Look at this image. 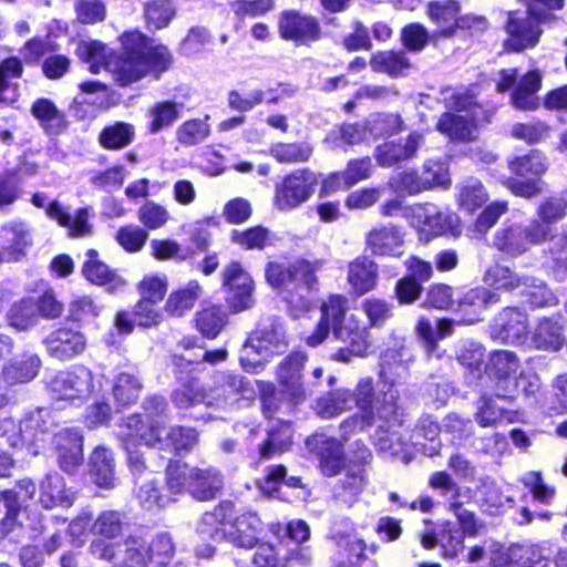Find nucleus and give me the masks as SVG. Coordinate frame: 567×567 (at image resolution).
Here are the masks:
<instances>
[{
  "mask_svg": "<svg viewBox=\"0 0 567 567\" xmlns=\"http://www.w3.org/2000/svg\"><path fill=\"white\" fill-rule=\"evenodd\" d=\"M60 466L65 472H73L82 464L83 437L78 430L64 429L55 434Z\"/></svg>",
  "mask_w": 567,
  "mask_h": 567,
  "instance_id": "nucleus-26",
  "label": "nucleus"
},
{
  "mask_svg": "<svg viewBox=\"0 0 567 567\" xmlns=\"http://www.w3.org/2000/svg\"><path fill=\"white\" fill-rule=\"evenodd\" d=\"M488 200V193L482 182L468 177L456 186V203L460 209L473 214Z\"/></svg>",
  "mask_w": 567,
  "mask_h": 567,
  "instance_id": "nucleus-33",
  "label": "nucleus"
},
{
  "mask_svg": "<svg viewBox=\"0 0 567 567\" xmlns=\"http://www.w3.org/2000/svg\"><path fill=\"white\" fill-rule=\"evenodd\" d=\"M76 54L84 63L89 65L91 73H100L106 70L107 61L114 58L113 51L104 43L97 40H83L79 42Z\"/></svg>",
  "mask_w": 567,
  "mask_h": 567,
  "instance_id": "nucleus-39",
  "label": "nucleus"
},
{
  "mask_svg": "<svg viewBox=\"0 0 567 567\" xmlns=\"http://www.w3.org/2000/svg\"><path fill=\"white\" fill-rule=\"evenodd\" d=\"M520 368L517 355L508 350H495L489 353L485 364L487 375L498 382L515 377Z\"/></svg>",
  "mask_w": 567,
  "mask_h": 567,
  "instance_id": "nucleus-35",
  "label": "nucleus"
},
{
  "mask_svg": "<svg viewBox=\"0 0 567 567\" xmlns=\"http://www.w3.org/2000/svg\"><path fill=\"white\" fill-rule=\"evenodd\" d=\"M202 295V285L197 280H190L169 293L164 309L171 317L181 318L195 307Z\"/></svg>",
  "mask_w": 567,
  "mask_h": 567,
  "instance_id": "nucleus-29",
  "label": "nucleus"
},
{
  "mask_svg": "<svg viewBox=\"0 0 567 567\" xmlns=\"http://www.w3.org/2000/svg\"><path fill=\"white\" fill-rule=\"evenodd\" d=\"M144 409L146 411L147 425L144 424L140 415H130L121 424L120 435L122 436L124 449L127 453V461L134 473H141L144 466L142 453L136 449V439L142 440V434L150 433L152 423L159 420V426H165L167 421V404L162 396H151L146 400Z\"/></svg>",
  "mask_w": 567,
  "mask_h": 567,
  "instance_id": "nucleus-3",
  "label": "nucleus"
},
{
  "mask_svg": "<svg viewBox=\"0 0 567 567\" xmlns=\"http://www.w3.org/2000/svg\"><path fill=\"white\" fill-rule=\"evenodd\" d=\"M167 288L168 278L164 274L146 275L137 285L141 298L153 302L162 301L167 292Z\"/></svg>",
  "mask_w": 567,
  "mask_h": 567,
  "instance_id": "nucleus-62",
  "label": "nucleus"
},
{
  "mask_svg": "<svg viewBox=\"0 0 567 567\" xmlns=\"http://www.w3.org/2000/svg\"><path fill=\"white\" fill-rule=\"evenodd\" d=\"M37 303L32 298H24L16 302L9 312V321L18 330H27L37 322Z\"/></svg>",
  "mask_w": 567,
  "mask_h": 567,
  "instance_id": "nucleus-60",
  "label": "nucleus"
},
{
  "mask_svg": "<svg viewBox=\"0 0 567 567\" xmlns=\"http://www.w3.org/2000/svg\"><path fill=\"white\" fill-rule=\"evenodd\" d=\"M370 66L373 72L384 73L390 78L396 79L405 76L412 64L402 51H379L372 54Z\"/></svg>",
  "mask_w": 567,
  "mask_h": 567,
  "instance_id": "nucleus-31",
  "label": "nucleus"
},
{
  "mask_svg": "<svg viewBox=\"0 0 567 567\" xmlns=\"http://www.w3.org/2000/svg\"><path fill=\"white\" fill-rule=\"evenodd\" d=\"M103 379L84 365H73L50 377L47 389L53 400L82 402L102 390Z\"/></svg>",
  "mask_w": 567,
  "mask_h": 567,
  "instance_id": "nucleus-5",
  "label": "nucleus"
},
{
  "mask_svg": "<svg viewBox=\"0 0 567 567\" xmlns=\"http://www.w3.org/2000/svg\"><path fill=\"white\" fill-rule=\"evenodd\" d=\"M133 125L124 122H116L106 126L99 136L100 144L107 150H120L130 145L134 138Z\"/></svg>",
  "mask_w": 567,
  "mask_h": 567,
  "instance_id": "nucleus-53",
  "label": "nucleus"
},
{
  "mask_svg": "<svg viewBox=\"0 0 567 567\" xmlns=\"http://www.w3.org/2000/svg\"><path fill=\"white\" fill-rule=\"evenodd\" d=\"M223 286L228 290L227 299L235 311H241L251 306L252 279L239 262L233 261L225 267Z\"/></svg>",
  "mask_w": 567,
  "mask_h": 567,
  "instance_id": "nucleus-15",
  "label": "nucleus"
},
{
  "mask_svg": "<svg viewBox=\"0 0 567 567\" xmlns=\"http://www.w3.org/2000/svg\"><path fill=\"white\" fill-rule=\"evenodd\" d=\"M550 127L540 121L529 123H515L511 128V136L527 144H537L549 134Z\"/></svg>",
  "mask_w": 567,
  "mask_h": 567,
  "instance_id": "nucleus-64",
  "label": "nucleus"
},
{
  "mask_svg": "<svg viewBox=\"0 0 567 567\" xmlns=\"http://www.w3.org/2000/svg\"><path fill=\"white\" fill-rule=\"evenodd\" d=\"M40 364L39 357L29 355L21 361L6 365L2 371L3 378L9 384L28 382L38 374Z\"/></svg>",
  "mask_w": 567,
  "mask_h": 567,
  "instance_id": "nucleus-56",
  "label": "nucleus"
},
{
  "mask_svg": "<svg viewBox=\"0 0 567 567\" xmlns=\"http://www.w3.org/2000/svg\"><path fill=\"white\" fill-rule=\"evenodd\" d=\"M351 394L362 422L368 425L374 424L378 420H390L396 414L398 392L393 389L375 391L371 378L360 379Z\"/></svg>",
  "mask_w": 567,
  "mask_h": 567,
  "instance_id": "nucleus-8",
  "label": "nucleus"
},
{
  "mask_svg": "<svg viewBox=\"0 0 567 567\" xmlns=\"http://www.w3.org/2000/svg\"><path fill=\"white\" fill-rule=\"evenodd\" d=\"M380 367V381L384 385H389V389L404 379L408 373V364L403 360L402 353L394 349H389L383 353Z\"/></svg>",
  "mask_w": 567,
  "mask_h": 567,
  "instance_id": "nucleus-48",
  "label": "nucleus"
},
{
  "mask_svg": "<svg viewBox=\"0 0 567 567\" xmlns=\"http://www.w3.org/2000/svg\"><path fill=\"white\" fill-rule=\"evenodd\" d=\"M353 405V398L349 390L339 389L328 393L318 401V413L326 419L332 417L351 409Z\"/></svg>",
  "mask_w": 567,
  "mask_h": 567,
  "instance_id": "nucleus-58",
  "label": "nucleus"
},
{
  "mask_svg": "<svg viewBox=\"0 0 567 567\" xmlns=\"http://www.w3.org/2000/svg\"><path fill=\"white\" fill-rule=\"evenodd\" d=\"M287 348L286 336L279 323L271 322L249 334L240 349L239 360L247 372H257L275 354Z\"/></svg>",
  "mask_w": 567,
  "mask_h": 567,
  "instance_id": "nucleus-6",
  "label": "nucleus"
},
{
  "mask_svg": "<svg viewBox=\"0 0 567 567\" xmlns=\"http://www.w3.org/2000/svg\"><path fill=\"white\" fill-rule=\"evenodd\" d=\"M123 52L107 61L106 71L120 86H127L147 74L145 38L140 32H126L121 37Z\"/></svg>",
  "mask_w": 567,
  "mask_h": 567,
  "instance_id": "nucleus-4",
  "label": "nucleus"
},
{
  "mask_svg": "<svg viewBox=\"0 0 567 567\" xmlns=\"http://www.w3.org/2000/svg\"><path fill=\"white\" fill-rule=\"evenodd\" d=\"M368 484L367 470L362 465L350 466L342 477L336 482L332 496L341 505L352 507L360 501V496Z\"/></svg>",
  "mask_w": 567,
  "mask_h": 567,
  "instance_id": "nucleus-19",
  "label": "nucleus"
},
{
  "mask_svg": "<svg viewBox=\"0 0 567 567\" xmlns=\"http://www.w3.org/2000/svg\"><path fill=\"white\" fill-rule=\"evenodd\" d=\"M216 388L212 392V400L227 401L231 399V395L241 393L244 396H248V393H252L249 383L245 378L231 374L227 372H217L215 374Z\"/></svg>",
  "mask_w": 567,
  "mask_h": 567,
  "instance_id": "nucleus-47",
  "label": "nucleus"
},
{
  "mask_svg": "<svg viewBox=\"0 0 567 567\" xmlns=\"http://www.w3.org/2000/svg\"><path fill=\"white\" fill-rule=\"evenodd\" d=\"M135 495L142 507L155 509L165 506L169 498L158 488V482L154 473L148 472L136 481Z\"/></svg>",
  "mask_w": 567,
  "mask_h": 567,
  "instance_id": "nucleus-46",
  "label": "nucleus"
},
{
  "mask_svg": "<svg viewBox=\"0 0 567 567\" xmlns=\"http://www.w3.org/2000/svg\"><path fill=\"white\" fill-rule=\"evenodd\" d=\"M312 154L313 147L307 142H278L274 143L268 150V155L280 164L306 163Z\"/></svg>",
  "mask_w": 567,
  "mask_h": 567,
  "instance_id": "nucleus-44",
  "label": "nucleus"
},
{
  "mask_svg": "<svg viewBox=\"0 0 567 567\" xmlns=\"http://www.w3.org/2000/svg\"><path fill=\"white\" fill-rule=\"evenodd\" d=\"M550 234V228L533 219L527 225L512 223L504 225L494 235L493 247L503 255L516 258L532 246L540 245Z\"/></svg>",
  "mask_w": 567,
  "mask_h": 567,
  "instance_id": "nucleus-9",
  "label": "nucleus"
},
{
  "mask_svg": "<svg viewBox=\"0 0 567 567\" xmlns=\"http://www.w3.org/2000/svg\"><path fill=\"white\" fill-rule=\"evenodd\" d=\"M475 116V113L471 118L465 115L444 113L436 123V130L452 141H470L476 128Z\"/></svg>",
  "mask_w": 567,
  "mask_h": 567,
  "instance_id": "nucleus-32",
  "label": "nucleus"
},
{
  "mask_svg": "<svg viewBox=\"0 0 567 567\" xmlns=\"http://www.w3.org/2000/svg\"><path fill=\"white\" fill-rule=\"evenodd\" d=\"M318 179L316 174L308 169H297L287 175L276 186L274 203L282 212H289L310 199L316 190Z\"/></svg>",
  "mask_w": 567,
  "mask_h": 567,
  "instance_id": "nucleus-10",
  "label": "nucleus"
},
{
  "mask_svg": "<svg viewBox=\"0 0 567 567\" xmlns=\"http://www.w3.org/2000/svg\"><path fill=\"white\" fill-rule=\"evenodd\" d=\"M317 444H321L320 467L323 474L328 476L337 475L342 466V447L336 440H326L323 436L315 439Z\"/></svg>",
  "mask_w": 567,
  "mask_h": 567,
  "instance_id": "nucleus-57",
  "label": "nucleus"
},
{
  "mask_svg": "<svg viewBox=\"0 0 567 567\" xmlns=\"http://www.w3.org/2000/svg\"><path fill=\"white\" fill-rule=\"evenodd\" d=\"M233 515V504L220 503L213 511L202 515L196 524V534L202 540H226L228 520Z\"/></svg>",
  "mask_w": 567,
  "mask_h": 567,
  "instance_id": "nucleus-20",
  "label": "nucleus"
},
{
  "mask_svg": "<svg viewBox=\"0 0 567 567\" xmlns=\"http://www.w3.org/2000/svg\"><path fill=\"white\" fill-rule=\"evenodd\" d=\"M367 124L369 133L375 138L398 134L404 126L401 116L393 113L374 114L367 121Z\"/></svg>",
  "mask_w": 567,
  "mask_h": 567,
  "instance_id": "nucleus-59",
  "label": "nucleus"
},
{
  "mask_svg": "<svg viewBox=\"0 0 567 567\" xmlns=\"http://www.w3.org/2000/svg\"><path fill=\"white\" fill-rule=\"evenodd\" d=\"M23 68L20 59L11 56L0 63V103H14L18 100V84L13 82L21 78Z\"/></svg>",
  "mask_w": 567,
  "mask_h": 567,
  "instance_id": "nucleus-42",
  "label": "nucleus"
},
{
  "mask_svg": "<svg viewBox=\"0 0 567 567\" xmlns=\"http://www.w3.org/2000/svg\"><path fill=\"white\" fill-rule=\"evenodd\" d=\"M554 18L545 10H536L534 6L522 11H508L505 23L507 34L504 48L512 52H522L535 48L543 34L540 24Z\"/></svg>",
  "mask_w": 567,
  "mask_h": 567,
  "instance_id": "nucleus-7",
  "label": "nucleus"
},
{
  "mask_svg": "<svg viewBox=\"0 0 567 567\" xmlns=\"http://www.w3.org/2000/svg\"><path fill=\"white\" fill-rule=\"evenodd\" d=\"M306 361V354L293 352L286 357L277 368V381L281 393L293 404L305 401L310 393L309 388L301 381Z\"/></svg>",
  "mask_w": 567,
  "mask_h": 567,
  "instance_id": "nucleus-12",
  "label": "nucleus"
},
{
  "mask_svg": "<svg viewBox=\"0 0 567 567\" xmlns=\"http://www.w3.org/2000/svg\"><path fill=\"white\" fill-rule=\"evenodd\" d=\"M423 134L414 131L405 138L390 141L379 145L375 148V159L382 167H392L399 163L408 162L414 158L424 145Z\"/></svg>",
  "mask_w": 567,
  "mask_h": 567,
  "instance_id": "nucleus-16",
  "label": "nucleus"
},
{
  "mask_svg": "<svg viewBox=\"0 0 567 567\" xmlns=\"http://www.w3.org/2000/svg\"><path fill=\"white\" fill-rule=\"evenodd\" d=\"M389 187L403 195H412L429 188L424 177H420L414 171H404L393 175L389 182Z\"/></svg>",
  "mask_w": 567,
  "mask_h": 567,
  "instance_id": "nucleus-61",
  "label": "nucleus"
},
{
  "mask_svg": "<svg viewBox=\"0 0 567 567\" xmlns=\"http://www.w3.org/2000/svg\"><path fill=\"white\" fill-rule=\"evenodd\" d=\"M142 382L137 375L128 372L118 373L113 383V395L120 405L126 406L136 402L142 391Z\"/></svg>",
  "mask_w": 567,
  "mask_h": 567,
  "instance_id": "nucleus-51",
  "label": "nucleus"
},
{
  "mask_svg": "<svg viewBox=\"0 0 567 567\" xmlns=\"http://www.w3.org/2000/svg\"><path fill=\"white\" fill-rule=\"evenodd\" d=\"M224 480L215 468H194L189 493L198 501H210L221 491Z\"/></svg>",
  "mask_w": 567,
  "mask_h": 567,
  "instance_id": "nucleus-30",
  "label": "nucleus"
},
{
  "mask_svg": "<svg viewBox=\"0 0 567 567\" xmlns=\"http://www.w3.org/2000/svg\"><path fill=\"white\" fill-rule=\"evenodd\" d=\"M373 165L370 157L352 159L342 172L329 175L322 183V192L330 194L339 189L350 188L372 175Z\"/></svg>",
  "mask_w": 567,
  "mask_h": 567,
  "instance_id": "nucleus-22",
  "label": "nucleus"
},
{
  "mask_svg": "<svg viewBox=\"0 0 567 567\" xmlns=\"http://www.w3.org/2000/svg\"><path fill=\"white\" fill-rule=\"evenodd\" d=\"M85 257L86 260L84 261L82 271L89 281L99 286L110 285L111 289L123 286V281L117 274L99 259L96 250H87Z\"/></svg>",
  "mask_w": 567,
  "mask_h": 567,
  "instance_id": "nucleus-34",
  "label": "nucleus"
},
{
  "mask_svg": "<svg viewBox=\"0 0 567 567\" xmlns=\"http://www.w3.org/2000/svg\"><path fill=\"white\" fill-rule=\"evenodd\" d=\"M264 524L256 513L247 512L229 518L227 538L229 543L240 548H254L258 545Z\"/></svg>",
  "mask_w": 567,
  "mask_h": 567,
  "instance_id": "nucleus-18",
  "label": "nucleus"
},
{
  "mask_svg": "<svg viewBox=\"0 0 567 567\" xmlns=\"http://www.w3.org/2000/svg\"><path fill=\"white\" fill-rule=\"evenodd\" d=\"M40 489V501L44 507L70 506L73 502V494L65 489L64 480L58 473L48 474L41 482Z\"/></svg>",
  "mask_w": 567,
  "mask_h": 567,
  "instance_id": "nucleus-43",
  "label": "nucleus"
},
{
  "mask_svg": "<svg viewBox=\"0 0 567 567\" xmlns=\"http://www.w3.org/2000/svg\"><path fill=\"white\" fill-rule=\"evenodd\" d=\"M7 404V399L0 394V406ZM51 412L48 409H39L25 417L17 427L11 419H4L0 423V436H7L11 446H18L22 442H32L35 432H45L49 430L48 419Z\"/></svg>",
  "mask_w": 567,
  "mask_h": 567,
  "instance_id": "nucleus-14",
  "label": "nucleus"
},
{
  "mask_svg": "<svg viewBox=\"0 0 567 567\" xmlns=\"http://www.w3.org/2000/svg\"><path fill=\"white\" fill-rule=\"evenodd\" d=\"M4 231L10 233V244L6 246L9 260L12 262L20 261L27 256V250L32 246V239L29 229L23 223H10L2 228Z\"/></svg>",
  "mask_w": 567,
  "mask_h": 567,
  "instance_id": "nucleus-52",
  "label": "nucleus"
},
{
  "mask_svg": "<svg viewBox=\"0 0 567 567\" xmlns=\"http://www.w3.org/2000/svg\"><path fill=\"white\" fill-rule=\"evenodd\" d=\"M377 275V265L372 260L358 258L349 265L348 282L357 293L363 295L373 289Z\"/></svg>",
  "mask_w": 567,
  "mask_h": 567,
  "instance_id": "nucleus-40",
  "label": "nucleus"
},
{
  "mask_svg": "<svg viewBox=\"0 0 567 567\" xmlns=\"http://www.w3.org/2000/svg\"><path fill=\"white\" fill-rule=\"evenodd\" d=\"M152 423L150 433L142 434V441L146 446L157 447L162 451H189L198 441L194 429L182 426H159L161 421Z\"/></svg>",
  "mask_w": 567,
  "mask_h": 567,
  "instance_id": "nucleus-11",
  "label": "nucleus"
},
{
  "mask_svg": "<svg viewBox=\"0 0 567 567\" xmlns=\"http://www.w3.org/2000/svg\"><path fill=\"white\" fill-rule=\"evenodd\" d=\"M494 567H502L506 563H513L517 567H546L547 557L539 546H512L504 559H492Z\"/></svg>",
  "mask_w": 567,
  "mask_h": 567,
  "instance_id": "nucleus-41",
  "label": "nucleus"
},
{
  "mask_svg": "<svg viewBox=\"0 0 567 567\" xmlns=\"http://www.w3.org/2000/svg\"><path fill=\"white\" fill-rule=\"evenodd\" d=\"M365 243L375 255L399 256L404 244V233L393 224L380 225L368 233Z\"/></svg>",
  "mask_w": 567,
  "mask_h": 567,
  "instance_id": "nucleus-23",
  "label": "nucleus"
},
{
  "mask_svg": "<svg viewBox=\"0 0 567 567\" xmlns=\"http://www.w3.org/2000/svg\"><path fill=\"white\" fill-rule=\"evenodd\" d=\"M496 337L513 344H524L527 334V316L517 308L504 309L496 320Z\"/></svg>",
  "mask_w": 567,
  "mask_h": 567,
  "instance_id": "nucleus-24",
  "label": "nucleus"
},
{
  "mask_svg": "<svg viewBox=\"0 0 567 567\" xmlns=\"http://www.w3.org/2000/svg\"><path fill=\"white\" fill-rule=\"evenodd\" d=\"M31 114L49 134H60L66 127L65 115L49 99H39L31 106Z\"/></svg>",
  "mask_w": 567,
  "mask_h": 567,
  "instance_id": "nucleus-36",
  "label": "nucleus"
},
{
  "mask_svg": "<svg viewBox=\"0 0 567 567\" xmlns=\"http://www.w3.org/2000/svg\"><path fill=\"white\" fill-rule=\"evenodd\" d=\"M172 401L176 408L185 410L205 403L212 405V395L207 394L196 380L182 383L172 393Z\"/></svg>",
  "mask_w": 567,
  "mask_h": 567,
  "instance_id": "nucleus-50",
  "label": "nucleus"
},
{
  "mask_svg": "<svg viewBox=\"0 0 567 567\" xmlns=\"http://www.w3.org/2000/svg\"><path fill=\"white\" fill-rule=\"evenodd\" d=\"M89 467L90 476L97 486H113L115 465L113 454L109 450L96 447L90 457Z\"/></svg>",
  "mask_w": 567,
  "mask_h": 567,
  "instance_id": "nucleus-37",
  "label": "nucleus"
},
{
  "mask_svg": "<svg viewBox=\"0 0 567 567\" xmlns=\"http://www.w3.org/2000/svg\"><path fill=\"white\" fill-rule=\"evenodd\" d=\"M197 330L208 339H215L227 324V313L219 307L209 306L195 315Z\"/></svg>",
  "mask_w": 567,
  "mask_h": 567,
  "instance_id": "nucleus-49",
  "label": "nucleus"
},
{
  "mask_svg": "<svg viewBox=\"0 0 567 567\" xmlns=\"http://www.w3.org/2000/svg\"><path fill=\"white\" fill-rule=\"evenodd\" d=\"M509 169L518 176H539L547 171L546 157L536 150L508 162Z\"/></svg>",
  "mask_w": 567,
  "mask_h": 567,
  "instance_id": "nucleus-54",
  "label": "nucleus"
},
{
  "mask_svg": "<svg viewBox=\"0 0 567 567\" xmlns=\"http://www.w3.org/2000/svg\"><path fill=\"white\" fill-rule=\"evenodd\" d=\"M461 6L456 0H434L426 4V16L437 27L431 33V41L437 44L441 40L451 39L452 37L440 35L439 33L447 27L456 24L460 18Z\"/></svg>",
  "mask_w": 567,
  "mask_h": 567,
  "instance_id": "nucleus-28",
  "label": "nucleus"
},
{
  "mask_svg": "<svg viewBox=\"0 0 567 567\" xmlns=\"http://www.w3.org/2000/svg\"><path fill=\"white\" fill-rule=\"evenodd\" d=\"M316 272L317 267L313 264L297 259L292 262L269 261L265 276L267 282L277 289L287 302L291 315L299 317L315 306L318 290Z\"/></svg>",
  "mask_w": 567,
  "mask_h": 567,
  "instance_id": "nucleus-1",
  "label": "nucleus"
},
{
  "mask_svg": "<svg viewBox=\"0 0 567 567\" xmlns=\"http://www.w3.org/2000/svg\"><path fill=\"white\" fill-rule=\"evenodd\" d=\"M210 133L206 120H189L184 122L176 131L177 141L186 146L204 142Z\"/></svg>",
  "mask_w": 567,
  "mask_h": 567,
  "instance_id": "nucleus-63",
  "label": "nucleus"
},
{
  "mask_svg": "<svg viewBox=\"0 0 567 567\" xmlns=\"http://www.w3.org/2000/svg\"><path fill=\"white\" fill-rule=\"evenodd\" d=\"M50 355L59 360H68L82 353L86 347V338L79 330L59 328L45 339Z\"/></svg>",
  "mask_w": 567,
  "mask_h": 567,
  "instance_id": "nucleus-21",
  "label": "nucleus"
},
{
  "mask_svg": "<svg viewBox=\"0 0 567 567\" xmlns=\"http://www.w3.org/2000/svg\"><path fill=\"white\" fill-rule=\"evenodd\" d=\"M542 74L539 71H530L518 82L516 90L512 95V104L520 111H532L538 107V101L534 96L540 89Z\"/></svg>",
  "mask_w": 567,
  "mask_h": 567,
  "instance_id": "nucleus-38",
  "label": "nucleus"
},
{
  "mask_svg": "<svg viewBox=\"0 0 567 567\" xmlns=\"http://www.w3.org/2000/svg\"><path fill=\"white\" fill-rule=\"evenodd\" d=\"M528 277L519 276L509 267L495 265L489 268L485 275V282L495 290L507 292H519V290L528 284Z\"/></svg>",
  "mask_w": 567,
  "mask_h": 567,
  "instance_id": "nucleus-45",
  "label": "nucleus"
},
{
  "mask_svg": "<svg viewBox=\"0 0 567 567\" xmlns=\"http://www.w3.org/2000/svg\"><path fill=\"white\" fill-rule=\"evenodd\" d=\"M279 33L285 40L306 44L320 38L318 21L297 11H285L279 17Z\"/></svg>",
  "mask_w": 567,
  "mask_h": 567,
  "instance_id": "nucleus-17",
  "label": "nucleus"
},
{
  "mask_svg": "<svg viewBox=\"0 0 567 567\" xmlns=\"http://www.w3.org/2000/svg\"><path fill=\"white\" fill-rule=\"evenodd\" d=\"M81 93L76 95L70 106L72 114L83 120L92 116L96 110L107 109L110 106L106 99L94 95L100 92H105L107 86L100 81H87L79 85Z\"/></svg>",
  "mask_w": 567,
  "mask_h": 567,
  "instance_id": "nucleus-25",
  "label": "nucleus"
},
{
  "mask_svg": "<svg viewBox=\"0 0 567 567\" xmlns=\"http://www.w3.org/2000/svg\"><path fill=\"white\" fill-rule=\"evenodd\" d=\"M530 346L542 351H558L565 343L560 317L543 318L533 330Z\"/></svg>",
  "mask_w": 567,
  "mask_h": 567,
  "instance_id": "nucleus-27",
  "label": "nucleus"
},
{
  "mask_svg": "<svg viewBox=\"0 0 567 567\" xmlns=\"http://www.w3.org/2000/svg\"><path fill=\"white\" fill-rule=\"evenodd\" d=\"M411 223L420 235L429 240L453 231L457 226L458 217L453 213L441 210L433 204H424L413 208Z\"/></svg>",
  "mask_w": 567,
  "mask_h": 567,
  "instance_id": "nucleus-13",
  "label": "nucleus"
},
{
  "mask_svg": "<svg viewBox=\"0 0 567 567\" xmlns=\"http://www.w3.org/2000/svg\"><path fill=\"white\" fill-rule=\"evenodd\" d=\"M230 240L246 250H262L271 244V233L262 226H255L244 230H234Z\"/></svg>",
  "mask_w": 567,
  "mask_h": 567,
  "instance_id": "nucleus-55",
  "label": "nucleus"
},
{
  "mask_svg": "<svg viewBox=\"0 0 567 567\" xmlns=\"http://www.w3.org/2000/svg\"><path fill=\"white\" fill-rule=\"evenodd\" d=\"M321 319L315 330L307 338L309 346L320 344L332 329L333 336L342 342L352 346L353 353H365L368 342V328L360 323L354 315H349V301L340 295L330 296L321 307Z\"/></svg>",
  "mask_w": 567,
  "mask_h": 567,
  "instance_id": "nucleus-2",
  "label": "nucleus"
}]
</instances>
